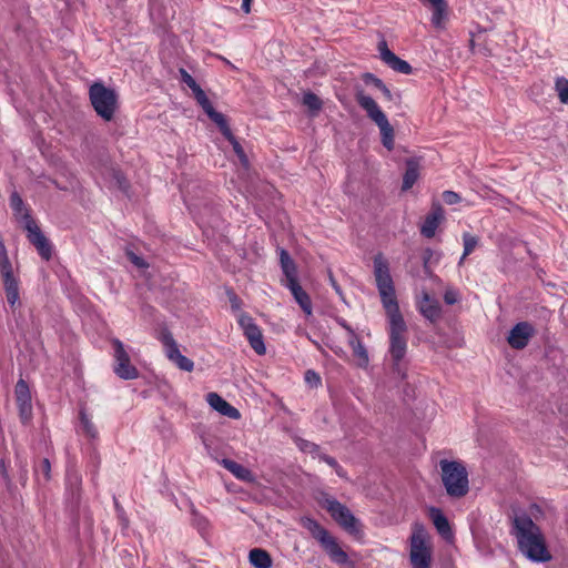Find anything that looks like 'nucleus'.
<instances>
[{
	"mask_svg": "<svg viewBox=\"0 0 568 568\" xmlns=\"http://www.w3.org/2000/svg\"><path fill=\"white\" fill-rule=\"evenodd\" d=\"M322 507L331 515V517L347 532L357 534L359 531V523L353 513L337 499L326 497L322 501Z\"/></svg>",
	"mask_w": 568,
	"mask_h": 568,
	"instance_id": "nucleus-10",
	"label": "nucleus"
},
{
	"mask_svg": "<svg viewBox=\"0 0 568 568\" xmlns=\"http://www.w3.org/2000/svg\"><path fill=\"white\" fill-rule=\"evenodd\" d=\"M34 475L40 484H47L51 479V463L48 458H42L34 466Z\"/></svg>",
	"mask_w": 568,
	"mask_h": 568,
	"instance_id": "nucleus-31",
	"label": "nucleus"
},
{
	"mask_svg": "<svg viewBox=\"0 0 568 568\" xmlns=\"http://www.w3.org/2000/svg\"><path fill=\"white\" fill-rule=\"evenodd\" d=\"M479 243V239L476 235H473L468 232L463 234V244H464V257H467L469 254L474 252L476 246Z\"/></svg>",
	"mask_w": 568,
	"mask_h": 568,
	"instance_id": "nucleus-34",
	"label": "nucleus"
},
{
	"mask_svg": "<svg viewBox=\"0 0 568 568\" xmlns=\"http://www.w3.org/2000/svg\"><path fill=\"white\" fill-rule=\"evenodd\" d=\"M356 102L358 105L365 110L367 116L376 123L379 128L382 135V144L388 150L392 151L394 149V129L388 122L387 116L381 110L376 101L364 93L363 90H358L355 94Z\"/></svg>",
	"mask_w": 568,
	"mask_h": 568,
	"instance_id": "nucleus-5",
	"label": "nucleus"
},
{
	"mask_svg": "<svg viewBox=\"0 0 568 568\" xmlns=\"http://www.w3.org/2000/svg\"><path fill=\"white\" fill-rule=\"evenodd\" d=\"M514 529L518 548L529 560L535 562L550 560L551 556L546 547L540 529L528 515L516 516Z\"/></svg>",
	"mask_w": 568,
	"mask_h": 568,
	"instance_id": "nucleus-1",
	"label": "nucleus"
},
{
	"mask_svg": "<svg viewBox=\"0 0 568 568\" xmlns=\"http://www.w3.org/2000/svg\"><path fill=\"white\" fill-rule=\"evenodd\" d=\"M444 210L440 203L434 202L430 212L426 215L420 226V234L426 239H432L436 234L438 225L444 221Z\"/></svg>",
	"mask_w": 568,
	"mask_h": 568,
	"instance_id": "nucleus-17",
	"label": "nucleus"
},
{
	"mask_svg": "<svg viewBox=\"0 0 568 568\" xmlns=\"http://www.w3.org/2000/svg\"><path fill=\"white\" fill-rule=\"evenodd\" d=\"M379 91L383 93L384 98L387 101H393V94H392L390 90L386 87V84H384V87H382L379 89Z\"/></svg>",
	"mask_w": 568,
	"mask_h": 568,
	"instance_id": "nucleus-53",
	"label": "nucleus"
},
{
	"mask_svg": "<svg viewBox=\"0 0 568 568\" xmlns=\"http://www.w3.org/2000/svg\"><path fill=\"white\" fill-rule=\"evenodd\" d=\"M20 419L23 424H27L32 417V404L30 403H20L17 404Z\"/></svg>",
	"mask_w": 568,
	"mask_h": 568,
	"instance_id": "nucleus-39",
	"label": "nucleus"
},
{
	"mask_svg": "<svg viewBox=\"0 0 568 568\" xmlns=\"http://www.w3.org/2000/svg\"><path fill=\"white\" fill-rule=\"evenodd\" d=\"M536 329L529 322H519L513 326L507 336V342L514 349L525 348L530 338L535 335Z\"/></svg>",
	"mask_w": 568,
	"mask_h": 568,
	"instance_id": "nucleus-15",
	"label": "nucleus"
},
{
	"mask_svg": "<svg viewBox=\"0 0 568 568\" xmlns=\"http://www.w3.org/2000/svg\"><path fill=\"white\" fill-rule=\"evenodd\" d=\"M559 99L562 103H568V80L560 78L556 82Z\"/></svg>",
	"mask_w": 568,
	"mask_h": 568,
	"instance_id": "nucleus-40",
	"label": "nucleus"
},
{
	"mask_svg": "<svg viewBox=\"0 0 568 568\" xmlns=\"http://www.w3.org/2000/svg\"><path fill=\"white\" fill-rule=\"evenodd\" d=\"M219 129H220L221 133L223 134V136L232 144L233 151L240 159L241 163L244 165H247L248 164L247 156H246L242 145L240 144V142L236 140V138L232 133L227 120L224 122L223 125L222 124L219 125Z\"/></svg>",
	"mask_w": 568,
	"mask_h": 568,
	"instance_id": "nucleus-24",
	"label": "nucleus"
},
{
	"mask_svg": "<svg viewBox=\"0 0 568 568\" xmlns=\"http://www.w3.org/2000/svg\"><path fill=\"white\" fill-rule=\"evenodd\" d=\"M389 322V348L388 353L392 358V369L402 379L406 377V371L403 367V359L407 353V325L400 311L386 313Z\"/></svg>",
	"mask_w": 568,
	"mask_h": 568,
	"instance_id": "nucleus-2",
	"label": "nucleus"
},
{
	"mask_svg": "<svg viewBox=\"0 0 568 568\" xmlns=\"http://www.w3.org/2000/svg\"><path fill=\"white\" fill-rule=\"evenodd\" d=\"M432 256H433V251L430 248H426L424 251V255H423V266L426 272H428V263H429Z\"/></svg>",
	"mask_w": 568,
	"mask_h": 568,
	"instance_id": "nucleus-52",
	"label": "nucleus"
},
{
	"mask_svg": "<svg viewBox=\"0 0 568 568\" xmlns=\"http://www.w3.org/2000/svg\"><path fill=\"white\" fill-rule=\"evenodd\" d=\"M374 276L385 312L400 311L395 295V286L390 276L389 265L382 254H377L374 257Z\"/></svg>",
	"mask_w": 568,
	"mask_h": 568,
	"instance_id": "nucleus-4",
	"label": "nucleus"
},
{
	"mask_svg": "<svg viewBox=\"0 0 568 568\" xmlns=\"http://www.w3.org/2000/svg\"><path fill=\"white\" fill-rule=\"evenodd\" d=\"M90 102L97 114L104 121H111L118 109V94L114 89L102 82H94L89 88Z\"/></svg>",
	"mask_w": 568,
	"mask_h": 568,
	"instance_id": "nucleus-8",
	"label": "nucleus"
},
{
	"mask_svg": "<svg viewBox=\"0 0 568 568\" xmlns=\"http://www.w3.org/2000/svg\"><path fill=\"white\" fill-rule=\"evenodd\" d=\"M128 257L131 261L133 265H135L139 268L148 267V263L139 255H136L133 252H128Z\"/></svg>",
	"mask_w": 568,
	"mask_h": 568,
	"instance_id": "nucleus-47",
	"label": "nucleus"
},
{
	"mask_svg": "<svg viewBox=\"0 0 568 568\" xmlns=\"http://www.w3.org/2000/svg\"><path fill=\"white\" fill-rule=\"evenodd\" d=\"M297 445H298V447L301 448L302 452L308 453V454L313 455L314 457L318 458V454H322L320 446L317 444H315V443L310 442V440L301 438L297 442Z\"/></svg>",
	"mask_w": 568,
	"mask_h": 568,
	"instance_id": "nucleus-37",
	"label": "nucleus"
},
{
	"mask_svg": "<svg viewBox=\"0 0 568 568\" xmlns=\"http://www.w3.org/2000/svg\"><path fill=\"white\" fill-rule=\"evenodd\" d=\"M318 459L326 463L332 468H336L339 465L334 457L323 454V453L318 454Z\"/></svg>",
	"mask_w": 568,
	"mask_h": 568,
	"instance_id": "nucleus-51",
	"label": "nucleus"
},
{
	"mask_svg": "<svg viewBox=\"0 0 568 568\" xmlns=\"http://www.w3.org/2000/svg\"><path fill=\"white\" fill-rule=\"evenodd\" d=\"M328 281L334 291L336 292V294L341 297V300L345 301L343 291L331 271L328 272Z\"/></svg>",
	"mask_w": 568,
	"mask_h": 568,
	"instance_id": "nucleus-49",
	"label": "nucleus"
},
{
	"mask_svg": "<svg viewBox=\"0 0 568 568\" xmlns=\"http://www.w3.org/2000/svg\"><path fill=\"white\" fill-rule=\"evenodd\" d=\"M303 104L313 113H316L322 109L321 99L311 91L303 94Z\"/></svg>",
	"mask_w": 568,
	"mask_h": 568,
	"instance_id": "nucleus-33",
	"label": "nucleus"
},
{
	"mask_svg": "<svg viewBox=\"0 0 568 568\" xmlns=\"http://www.w3.org/2000/svg\"><path fill=\"white\" fill-rule=\"evenodd\" d=\"M239 324L254 352L257 355H264L266 353V347L263 334L254 320L248 314L242 313L239 317Z\"/></svg>",
	"mask_w": 568,
	"mask_h": 568,
	"instance_id": "nucleus-13",
	"label": "nucleus"
},
{
	"mask_svg": "<svg viewBox=\"0 0 568 568\" xmlns=\"http://www.w3.org/2000/svg\"><path fill=\"white\" fill-rule=\"evenodd\" d=\"M172 363H174L180 369L184 372H192L194 368V363L192 359L187 358L186 356L180 354L176 356Z\"/></svg>",
	"mask_w": 568,
	"mask_h": 568,
	"instance_id": "nucleus-38",
	"label": "nucleus"
},
{
	"mask_svg": "<svg viewBox=\"0 0 568 568\" xmlns=\"http://www.w3.org/2000/svg\"><path fill=\"white\" fill-rule=\"evenodd\" d=\"M345 329H347L349 333L354 334V331L352 329V327L343 320L341 323H339Z\"/></svg>",
	"mask_w": 568,
	"mask_h": 568,
	"instance_id": "nucleus-59",
	"label": "nucleus"
},
{
	"mask_svg": "<svg viewBox=\"0 0 568 568\" xmlns=\"http://www.w3.org/2000/svg\"><path fill=\"white\" fill-rule=\"evenodd\" d=\"M221 465L227 469L232 475H234L237 479L244 480V481H252L253 480V474L252 471L244 467L243 465L229 459L224 458L221 462Z\"/></svg>",
	"mask_w": 568,
	"mask_h": 568,
	"instance_id": "nucleus-25",
	"label": "nucleus"
},
{
	"mask_svg": "<svg viewBox=\"0 0 568 568\" xmlns=\"http://www.w3.org/2000/svg\"><path fill=\"white\" fill-rule=\"evenodd\" d=\"M182 81L194 92L200 88L195 79L184 69L180 70Z\"/></svg>",
	"mask_w": 568,
	"mask_h": 568,
	"instance_id": "nucleus-41",
	"label": "nucleus"
},
{
	"mask_svg": "<svg viewBox=\"0 0 568 568\" xmlns=\"http://www.w3.org/2000/svg\"><path fill=\"white\" fill-rule=\"evenodd\" d=\"M301 524L306 530H308L312 537L322 545L334 562L338 565L347 562V554L339 547L336 539L329 535L327 529H325L317 520L311 517H303L301 519Z\"/></svg>",
	"mask_w": 568,
	"mask_h": 568,
	"instance_id": "nucleus-6",
	"label": "nucleus"
},
{
	"mask_svg": "<svg viewBox=\"0 0 568 568\" xmlns=\"http://www.w3.org/2000/svg\"><path fill=\"white\" fill-rule=\"evenodd\" d=\"M7 257H9V256L7 253L6 245H4L3 241L0 240V258H7Z\"/></svg>",
	"mask_w": 568,
	"mask_h": 568,
	"instance_id": "nucleus-56",
	"label": "nucleus"
},
{
	"mask_svg": "<svg viewBox=\"0 0 568 568\" xmlns=\"http://www.w3.org/2000/svg\"><path fill=\"white\" fill-rule=\"evenodd\" d=\"M305 382L312 387H317L321 385L322 379L315 371L308 369L305 372Z\"/></svg>",
	"mask_w": 568,
	"mask_h": 568,
	"instance_id": "nucleus-43",
	"label": "nucleus"
},
{
	"mask_svg": "<svg viewBox=\"0 0 568 568\" xmlns=\"http://www.w3.org/2000/svg\"><path fill=\"white\" fill-rule=\"evenodd\" d=\"M193 516H194V524L196 525L199 530H205L209 526L207 519L203 516H200L196 513H193Z\"/></svg>",
	"mask_w": 568,
	"mask_h": 568,
	"instance_id": "nucleus-50",
	"label": "nucleus"
},
{
	"mask_svg": "<svg viewBox=\"0 0 568 568\" xmlns=\"http://www.w3.org/2000/svg\"><path fill=\"white\" fill-rule=\"evenodd\" d=\"M285 287H287L294 300L296 301V303L300 305V307L303 310V312L306 314V315H311L312 314V301H311V297L310 295L303 290V287L300 285L298 281L297 282H293L288 285H285Z\"/></svg>",
	"mask_w": 568,
	"mask_h": 568,
	"instance_id": "nucleus-23",
	"label": "nucleus"
},
{
	"mask_svg": "<svg viewBox=\"0 0 568 568\" xmlns=\"http://www.w3.org/2000/svg\"><path fill=\"white\" fill-rule=\"evenodd\" d=\"M410 564L413 568H429L432 550L428 545V534L422 524H414L410 536Z\"/></svg>",
	"mask_w": 568,
	"mask_h": 568,
	"instance_id": "nucleus-9",
	"label": "nucleus"
},
{
	"mask_svg": "<svg viewBox=\"0 0 568 568\" xmlns=\"http://www.w3.org/2000/svg\"><path fill=\"white\" fill-rule=\"evenodd\" d=\"M428 515H429L436 530L438 531V534L447 541L453 540V538H454L453 529L450 527L449 520L444 515L442 509H439L437 507H430L428 510Z\"/></svg>",
	"mask_w": 568,
	"mask_h": 568,
	"instance_id": "nucleus-19",
	"label": "nucleus"
},
{
	"mask_svg": "<svg viewBox=\"0 0 568 568\" xmlns=\"http://www.w3.org/2000/svg\"><path fill=\"white\" fill-rule=\"evenodd\" d=\"M160 339L164 346L165 355L171 362L181 354L179 345L170 331L164 329Z\"/></svg>",
	"mask_w": 568,
	"mask_h": 568,
	"instance_id": "nucleus-29",
	"label": "nucleus"
},
{
	"mask_svg": "<svg viewBox=\"0 0 568 568\" xmlns=\"http://www.w3.org/2000/svg\"><path fill=\"white\" fill-rule=\"evenodd\" d=\"M194 98L196 100V102L201 105V108L203 109V111L206 113V115L219 126V125H223L224 122L226 121V118L224 114L217 112L213 104L211 103V101L209 100V98L206 97L205 92L202 90V88L200 87L199 89H196L194 92Z\"/></svg>",
	"mask_w": 568,
	"mask_h": 568,
	"instance_id": "nucleus-20",
	"label": "nucleus"
},
{
	"mask_svg": "<svg viewBox=\"0 0 568 568\" xmlns=\"http://www.w3.org/2000/svg\"><path fill=\"white\" fill-rule=\"evenodd\" d=\"M433 6L432 23L436 28L443 27L446 17L447 3L445 0H427Z\"/></svg>",
	"mask_w": 568,
	"mask_h": 568,
	"instance_id": "nucleus-30",
	"label": "nucleus"
},
{
	"mask_svg": "<svg viewBox=\"0 0 568 568\" xmlns=\"http://www.w3.org/2000/svg\"><path fill=\"white\" fill-rule=\"evenodd\" d=\"M301 524L306 530H308L312 537L322 545L334 562L338 565L347 562V554L339 547L336 539L329 535L327 529H325L317 520L311 517H303L301 519Z\"/></svg>",
	"mask_w": 568,
	"mask_h": 568,
	"instance_id": "nucleus-7",
	"label": "nucleus"
},
{
	"mask_svg": "<svg viewBox=\"0 0 568 568\" xmlns=\"http://www.w3.org/2000/svg\"><path fill=\"white\" fill-rule=\"evenodd\" d=\"M363 81L365 84H372L378 90L385 84L379 78L369 72L363 74Z\"/></svg>",
	"mask_w": 568,
	"mask_h": 568,
	"instance_id": "nucleus-45",
	"label": "nucleus"
},
{
	"mask_svg": "<svg viewBox=\"0 0 568 568\" xmlns=\"http://www.w3.org/2000/svg\"><path fill=\"white\" fill-rule=\"evenodd\" d=\"M14 395H16L17 404L31 402L30 389L24 379L20 378L17 382L16 387H14Z\"/></svg>",
	"mask_w": 568,
	"mask_h": 568,
	"instance_id": "nucleus-32",
	"label": "nucleus"
},
{
	"mask_svg": "<svg viewBox=\"0 0 568 568\" xmlns=\"http://www.w3.org/2000/svg\"><path fill=\"white\" fill-rule=\"evenodd\" d=\"M10 207L13 212V215L17 220L23 222V226L26 225V214L28 215H31L30 214V210L26 206L22 197L20 196V194L17 192V191H13L11 194H10Z\"/></svg>",
	"mask_w": 568,
	"mask_h": 568,
	"instance_id": "nucleus-26",
	"label": "nucleus"
},
{
	"mask_svg": "<svg viewBox=\"0 0 568 568\" xmlns=\"http://www.w3.org/2000/svg\"><path fill=\"white\" fill-rule=\"evenodd\" d=\"M226 295H227L231 308L234 312L240 311L241 306H242V300L237 296V294L233 290H227Z\"/></svg>",
	"mask_w": 568,
	"mask_h": 568,
	"instance_id": "nucleus-42",
	"label": "nucleus"
},
{
	"mask_svg": "<svg viewBox=\"0 0 568 568\" xmlns=\"http://www.w3.org/2000/svg\"><path fill=\"white\" fill-rule=\"evenodd\" d=\"M465 258H466V257H464V254H463V255L460 256V258H459L458 265H462V264L464 263Z\"/></svg>",
	"mask_w": 568,
	"mask_h": 568,
	"instance_id": "nucleus-60",
	"label": "nucleus"
},
{
	"mask_svg": "<svg viewBox=\"0 0 568 568\" xmlns=\"http://www.w3.org/2000/svg\"><path fill=\"white\" fill-rule=\"evenodd\" d=\"M419 312L428 321L435 323L442 316V307L437 300L430 298V296L425 293L423 296V301L419 303Z\"/></svg>",
	"mask_w": 568,
	"mask_h": 568,
	"instance_id": "nucleus-22",
	"label": "nucleus"
},
{
	"mask_svg": "<svg viewBox=\"0 0 568 568\" xmlns=\"http://www.w3.org/2000/svg\"><path fill=\"white\" fill-rule=\"evenodd\" d=\"M0 275L3 281L7 302L10 307L14 310L17 305H20L19 280L13 274L12 264L9 257L0 258Z\"/></svg>",
	"mask_w": 568,
	"mask_h": 568,
	"instance_id": "nucleus-12",
	"label": "nucleus"
},
{
	"mask_svg": "<svg viewBox=\"0 0 568 568\" xmlns=\"http://www.w3.org/2000/svg\"><path fill=\"white\" fill-rule=\"evenodd\" d=\"M352 346L354 355L358 357L361 361V366H366L368 364L369 358L368 353L363 343L357 339L356 343H352Z\"/></svg>",
	"mask_w": 568,
	"mask_h": 568,
	"instance_id": "nucleus-36",
	"label": "nucleus"
},
{
	"mask_svg": "<svg viewBox=\"0 0 568 568\" xmlns=\"http://www.w3.org/2000/svg\"><path fill=\"white\" fill-rule=\"evenodd\" d=\"M114 506H115V510H116L118 515H119L120 517H122V516H123V514H124V510H123V508L120 506V504L116 501V499H114Z\"/></svg>",
	"mask_w": 568,
	"mask_h": 568,
	"instance_id": "nucleus-58",
	"label": "nucleus"
},
{
	"mask_svg": "<svg viewBox=\"0 0 568 568\" xmlns=\"http://www.w3.org/2000/svg\"><path fill=\"white\" fill-rule=\"evenodd\" d=\"M378 51L381 60L392 70L402 74H410L413 72L412 65L390 51L385 40L378 43Z\"/></svg>",
	"mask_w": 568,
	"mask_h": 568,
	"instance_id": "nucleus-16",
	"label": "nucleus"
},
{
	"mask_svg": "<svg viewBox=\"0 0 568 568\" xmlns=\"http://www.w3.org/2000/svg\"><path fill=\"white\" fill-rule=\"evenodd\" d=\"M206 400L214 410L219 412L223 416L232 419H239L241 417L239 409L232 406L217 393H209L206 395Z\"/></svg>",
	"mask_w": 568,
	"mask_h": 568,
	"instance_id": "nucleus-18",
	"label": "nucleus"
},
{
	"mask_svg": "<svg viewBox=\"0 0 568 568\" xmlns=\"http://www.w3.org/2000/svg\"><path fill=\"white\" fill-rule=\"evenodd\" d=\"M442 481L447 495L453 498H462L469 491L468 473L459 460L442 459L439 462Z\"/></svg>",
	"mask_w": 568,
	"mask_h": 568,
	"instance_id": "nucleus-3",
	"label": "nucleus"
},
{
	"mask_svg": "<svg viewBox=\"0 0 568 568\" xmlns=\"http://www.w3.org/2000/svg\"><path fill=\"white\" fill-rule=\"evenodd\" d=\"M80 422L82 430L88 437L95 438L98 436V430L94 424L90 420V418L83 410L80 412Z\"/></svg>",
	"mask_w": 568,
	"mask_h": 568,
	"instance_id": "nucleus-35",
	"label": "nucleus"
},
{
	"mask_svg": "<svg viewBox=\"0 0 568 568\" xmlns=\"http://www.w3.org/2000/svg\"><path fill=\"white\" fill-rule=\"evenodd\" d=\"M442 196H443L444 202L448 205H454L462 201V197L458 193H456L454 191H449V190L444 191Z\"/></svg>",
	"mask_w": 568,
	"mask_h": 568,
	"instance_id": "nucleus-44",
	"label": "nucleus"
},
{
	"mask_svg": "<svg viewBox=\"0 0 568 568\" xmlns=\"http://www.w3.org/2000/svg\"><path fill=\"white\" fill-rule=\"evenodd\" d=\"M114 348V373L122 379H134L139 376L135 366L130 362V356L124 349V345L120 339L113 341Z\"/></svg>",
	"mask_w": 568,
	"mask_h": 568,
	"instance_id": "nucleus-14",
	"label": "nucleus"
},
{
	"mask_svg": "<svg viewBox=\"0 0 568 568\" xmlns=\"http://www.w3.org/2000/svg\"><path fill=\"white\" fill-rule=\"evenodd\" d=\"M70 481L72 483V485L75 486L77 491H79V486L81 483L80 478L77 475H74L73 477L70 478Z\"/></svg>",
	"mask_w": 568,
	"mask_h": 568,
	"instance_id": "nucleus-57",
	"label": "nucleus"
},
{
	"mask_svg": "<svg viewBox=\"0 0 568 568\" xmlns=\"http://www.w3.org/2000/svg\"><path fill=\"white\" fill-rule=\"evenodd\" d=\"M419 178V165L414 160H408L406 163V171L403 176L402 190L408 191L413 187Z\"/></svg>",
	"mask_w": 568,
	"mask_h": 568,
	"instance_id": "nucleus-27",
	"label": "nucleus"
},
{
	"mask_svg": "<svg viewBox=\"0 0 568 568\" xmlns=\"http://www.w3.org/2000/svg\"><path fill=\"white\" fill-rule=\"evenodd\" d=\"M278 255L281 268L284 274L282 284L285 286L293 282H297L298 280L296 264L294 260L291 257L290 253L285 248H278Z\"/></svg>",
	"mask_w": 568,
	"mask_h": 568,
	"instance_id": "nucleus-21",
	"label": "nucleus"
},
{
	"mask_svg": "<svg viewBox=\"0 0 568 568\" xmlns=\"http://www.w3.org/2000/svg\"><path fill=\"white\" fill-rule=\"evenodd\" d=\"M24 230L28 241L37 248L42 260L49 261L52 257L53 246L49 239L43 234L37 222L31 215L26 214Z\"/></svg>",
	"mask_w": 568,
	"mask_h": 568,
	"instance_id": "nucleus-11",
	"label": "nucleus"
},
{
	"mask_svg": "<svg viewBox=\"0 0 568 568\" xmlns=\"http://www.w3.org/2000/svg\"><path fill=\"white\" fill-rule=\"evenodd\" d=\"M113 176H114V180L116 181L119 189L123 192H126L129 189V182L125 179V176L120 171H115L113 173Z\"/></svg>",
	"mask_w": 568,
	"mask_h": 568,
	"instance_id": "nucleus-46",
	"label": "nucleus"
},
{
	"mask_svg": "<svg viewBox=\"0 0 568 568\" xmlns=\"http://www.w3.org/2000/svg\"><path fill=\"white\" fill-rule=\"evenodd\" d=\"M459 300L458 293L454 290H446L444 293V301L447 305H454Z\"/></svg>",
	"mask_w": 568,
	"mask_h": 568,
	"instance_id": "nucleus-48",
	"label": "nucleus"
},
{
	"mask_svg": "<svg viewBox=\"0 0 568 568\" xmlns=\"http://www.w3.org/2000/svg\"><path fill=\"white\" fill-rule=\"evenodd\" d=\"M334 470H335V473H336V475L338 477L347 478V474H346L345 469L341 465H338L336 468H334Z\"/></svg>",
	"mask_w": 568,
	"mask_h": 568,
	"instance_id": "nucleus-55",
	"label": "nucleus"
},
{
	"mask_svg": "<svg viewBox=\"0 0 568 568\" xmlns=\"http://www.w3.org/2000/svg\"><path fill=\"white\" fill-rule=\"evenodd\" d=\"M248 559L255 568H271L272 566L270 554L261 548H253L248 554Z\"/></svg>",
	"mask_w": 568,
	"mask_h": 568,
	"instance_id": "nucleus-28",
	"label": "nucleus"
},
{
	"mask_svg": "<svg viewBox=\"0 0 568 568\" xmlns=\"http://www.w3.org/2000/svg\"><path fill=\"white\" fill-rule=\"evenodd\" d=\"M251 0H242V10L245 12V13H250L251 12Z\"/></svg>",
	"mask_w": 568,
	"mask_h": 568,
	"instance_id": "nucleus-54",
	"label": "nucleus"
}]
</instances>
